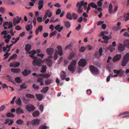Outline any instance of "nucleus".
<instances>
[{"mask_svg":"<svg viewBox=\"0 0 129 129\" xmlns=\"http://www.w3.org/2000/svg\"><path fill=\"white\" fill-rule=\"evenodd\" d=\"M29 56L31 57H32L33 59V61L32 62L33 65L35 66H38L40 67L41 66L42 63L44 62L41 58L37 59L38 58L37 57H35L34 55L31 54L29 55Z\"/></svg>","mask_w":129,"mask_h":129,"instance_id":"f257e3e1","label":"nucleus"},{"mask_svg":"<svg viewBox=\"0 0 129 129\" xmlns=\"http://www.w3.org/2000/svg\"><path fill=\"white\" fill-rule=\"evenodd\" d=\"M76 61V60H72L68 67V70L73 73H74L75 71Z\"/></svg>","mask_w":129,"mask_h":129,"instance_id":"f03ea898","label":"nucleus"},{"mask_svg":"<svg viewBox=\"0 0 129 129\" xmlns=\"http://www.w3.org/2000/svg\"><path fill=\"white\" fill-rule=\"evenodd\" d=\"M89 68L92 74L93 75H98L100 73L98 68L92 65H90Z\"/></svg>","mask_w":129,"mask_h":129,"instance_id":"7ed1b4c3","label":"nucleus"},{"mask_svg":"<svg viewBox=\"0 0 129 129\" xmlns=\"http://www.w3.org/2000/svg\"><path fill=\"white\" fill-rule=\"evenodd\" d=\"M129 61V53H127L123 57L122 62V66H124Z\"/></svg>","mask_w":129,"mask_h":129,"instance_id":"20e7f679","label":"nucleus"},{"mask_svg":"<svg viewBox=\"0 0 129 129\" xmlns=\"http://www.w3.org/2000/svg\"><path fill=\"white\" fill-rule=\"evenodd\" d=\"M40 121V120L38 119H33L30 122V124L33 125L37 126L39 124Z\"/></svg>","mask_w":129,"mask_h":129,"instance_id":"39448f33","label":"nucleus"},{"mask_svg":"<svg viewBox=\"0 0 129 129\" xmlns=\"http://www.w3.org/2000/svg\"><path fill=\"white\" fill-rule=\"evenodd\" d=\"M25 108L28 112H32L34 111L35 109V107L33 105L30 104L26 105Z\"/></svg>","mask_w":129,"mask_h":129,"instance_id":"423d86ee","label":"nucleus"},{"mask_svg":"<svg viewBox=\"0 0 129 129\" xmlns=\"http://www.w3.org/2000/svg\"><path fill=\"white\" fill-rule=\"evenodd\" d=\"M86 61L84 59L81 58L79 61L78 65L80 67H84L86 64Z\"/></svg>","mask_w":129,"mask_h":129,"instance_id":"0eeeda50","label":"nucleus"},{"mask_svg":"<svg viewBox=\"0 0 129 129\" xmlns=\"http://www.w3.org/2000/svg\"><path fill=\"white\" fill-rule=\"evenodd\" d=\"M118 49L120 52L123 51L125 49V46L121 43L118 44Z\"/></svg>","mask_w":129,"mask_h":129,"instance_id":"6e6552de","label":"nucleus"},{"mask_svg":"<svg viewBox=\"0 0 129 129\" xmlns=\"http://www.w3.org/2000/svg\"><path fill=\"white\" fill-rule=\"evenodd\" d=\"M87 2H84L83 1L77 2L76 6L78 8H81L83 5H87Z\"/></svg>","mask_w":129,"mask_h":129,"instance_id":"1a4fd4ad","label":"nucleus"},{"mask_svg":"<svg viewBox=\"0 0 129 129\" xmlns=\"http://www.w3.org/2000/svg\"><path fill=\"white\" fill-rule=\"evenodd\" d=\"M121 54H116L115 55L113 58V61L114 62L119 60L121 57Z\"/></svg>","mask_w":129,"mask_h":129,"instance_id":"9d476101","label":"nucleus"},{"mask_svg":"<svg viewBox=\"0 0 129 129\" xmlns=\"http://www.w3.org/2000/svg\"><path fill=\"white\" fill-rule=\"evenodd\" d=\"M50 75L49 74H38V76L40 77L43 78H48L50 77Z\"/></svg>","mask_w":129,"mask_h":129,"instance_id":"9b49d317","label":"nucleus"},{"mask_svg":"<svg viewBox=\"0 0 129 129\" xmlns=\"http://www.w3.org/2000/svg\"><path fill=\"white\" fill-rule=\"evenodd\" d=\"M31 73V71L30 70L27 69H25L24 71L22 73V74L24 76H26Z\"/></svg>","mask_w":129,"mask_h":129,"instance_id":"f8f14e48","label":"nucleus"},{"mask_svg":"<svg viewBox=\"0 0 129 129\" xmlns=\"http://www.w3.org/2000/svg\"><path fill=\"white\" fill-rule=\"evenodd\" d=\"M57 48L58 49V51L56 53L60 56H61L63 55V53L61 47L60 46H58L57 47Z\"/></svg>","mask_w":129,"mask_h":129,"instance_id":"ddd939ff","label":"nucleus"},{"mask_svg":"<svg viewBox=\"0 0 129 129\" xmlns=\"http://www.w3.org/2000/svg\"><path fill=\"white\" fill-rule=\"evenodd\" d=\"M44 1L43 0H40L38 3V9L39 10H41L43 6Z\"/></svg>","mask_w":129,"mask_h":129,"instance_id":"4468645a","label":"nucleus"},{"mask_svg":"<svg viewBox=\"0 0 129 129\" xmlns=\"http://www.w3.org/2000/svg\"><path fill=\"white\" fill-rule=\"evenodd\" d=\"M44 61L47 62V64L49 67H50L52 65V62L51 60L46 58L44 60Z\"/></svg>","mask_w":129,"mask_h":129,"instance_id":"2eb2a0df","label":"nucleus"},{"mask_svg":"<svg viewBox=\"0 0 129 129\" xmlns=\"http://www.w3.org/2000/svg\"><path fill=\"white\" fill-rule=\"evenodd\" d=\"M66 77V75L65 72L62 71L60 74V77L61 79L62 80H64Z\"/></svg>","mask_w":129,"mask_h":129,"instance_id":"dca6fc26","label":"nucleus"},{"mask_svg":"<svg viewBox=\"0 0 129 129\" xmlns=\"http://www.w3.org/2000/svg\"><path fill=\"white\" fill-rule=\"evenodd\" d=\"M46 51L48 54L50 55L52 54L54 51L53 49L51 48L47 49Z\"/></svg>","mask_w":129,"mask_h":129,"instance_id":"f3484780","label":"nucleus"},{"mask_svg":"<svg viewBox=\"0 0 129 129\" xmlns=\"http://www.w3.org/2000/svg\"><path fill=\"white\" fill-rule=\"evenodd\" d=\"M31 48V46L30 44H28L25 45V50L27 52H29Z\"/></svg>","mask_w":129,"mask_h":129,"instance_id":"a211bd4d","label":"nucleus"},{"mask_svg":"<svg viewBox=\"0 0 129 129\" xmlns=\"http://www.w3.org/2000/svg\"><path fill=\"white\" fill-rule=\"evenodd\" d=\"M15 103L19 106H21L22 105V102L20 98L16 100Z\"/></svg>","mask_w":129,"mask_h":129,"instance_id":"6ab92c4d","label":"nucleus"},{"mask_svg":"<svg viewBox=\"0 0 129 129\" xmlns=\"http://www.w3.org/2000/svg\"><path fill=\"white\" fill-rule=\"evenodd\" d=\"M18 16L16 17V18H14L13 20V21L14 22L17 23H19L21 19V17L19 18Z\"/></svg>","mask_w":129,"mask_h":129,"instance_id":"aec40b11","label":"nucleus"},{"mask_svg":"<svg viewBox=\"0 0 129 129\" xmlns=\"http://www.w3.org/2000/svg\"><path fill=\"white\" fill-rule=\"evenodd\" d=\"M35 96L37 99L39 101L41 100L43 98V95L42 94H35Z\"/></svg>","mask_w":129,"mask_h":129,"instance_id":"412c9836","label":"nucleus"},{"mask_svg":"<svg viewBox=\"0 0 129 129\" xmlns=\"http://www.w3.org/2000/svg\"><path fill=\"white\" fill-rule=\"evenodd\" d=\"M20 69H18L12 68L11 69L12 72L15 73H19L20 72Z\"/></svg>","mask_w":129,"mask_h":129,"instance_id":"4be33fe9","label":"nucleus"},{"mask_svg":"<svg viewBox=\"0 0 129 129\" xmlns=\"http://www.w3.org/2000/svg\"><path fill=\"white\" fill-rule=\"evenodd\" d=\"M32 114L34 117H37L40 115V112L39 111L36 110L33 112Z\"/></svg>","mask_w":129,"mask_h":129,"instance_id":"5701e85b","label":"nucleus"},{"mask_svg":"<svg viewBox=\"0 0 129 129\" xmlns=\"http://www.w3.org/2000/svg\"><path fill=\"white\" fill-rule=\"evenodd\" d=\"M16 112L17 114L23 113H24L23 110L20 108H18L16 109Z\"/></svg>","mask_w":129,"mask_h":129,"instance_id":"b1692460","label":"nucleus"},{"mask_svg":"<svg viewBox=\"0 0 129 129\" xmlns=\"http://www.w3.org/2000/svg\"><path fill=\"white\" fill-rule=\"evenodd\" d=\"M123 44L125 46H126L129 48V39L125 40L123 42Z\"/></svg>","mask_w":129,"mask_h":129,"instance_id":"393cba45","label":"nucleus"},{"mask_svg":"<svg viewBox=\"0 0 129 129\" xmlns=\"http://www.w3.org/2000/svg\"><path fill=\"white\" fill-rule=\"evenodd\" d=\"M52 82V81L50 79H47L45 80V84L46 85H48L50 84Z\"/></svg>","mask_w":129,"mask_h":129,"instance_id":"a878e982","label":"nucleus"},{"mask_svg":"<svg viewBox=\"0 0 129 129\" xmlns=\"http://www.w3.org/2000/svg\"><path fill=\"white\" fill-rule=\"evenodd\" d=\"M75 54V52H72L70 54L69 56L68 57V59L69 60L71 59L73 57Z\"/></svg>","mask_w":129,"mask_h":129,"instance_id":"bb28decb","label":"nucleus"},{"mask_svg":"<svg viewBox=\"0 0 129 129\" xmlns=\"http://www.w3.org/2000/svg\"><path fill=\"white\" fill-rule=\"evenodd\" d=\"M48 89L49 87L48 86L44 87L41 90V91L44 93H46L48 91Z\"/></svg>","mask_w":129,"mask_h":129,"instance_id":"cd10ccee","label":"nucleus"},{"mask_svg":"<svg viewBox=\"0 0 129 129\" xmlns=\"http://www.w3.org/2000/svg\"><path fill=\"white\" fill-rule=\"evenodd\" d=\"M121 29V27L120 26H113L112 28V29L114 31H117L118 30H119Z\"/></svg>","mask_w":129,"mask_h":129,"instance_id":"c85d7f7f","label":"nucleus"},{"mask_svg":"<svg viewBox=\"0 0 129 129\" xmlns=\"http://www.w3.org/2000/svg\"><path fill=\"white\" fill-rule=\"evenodd\" d=\"M113 11L112 6L111 3H110L109 7L108 12L109 13H111Z\"/></svg>","mask_w":129,"mask_h":129,"instance_id":"c756f323","label":"nucleus"},{"mask_svg":"<svg viewBox=\"0 0 129 129\" xmlns=\"http://www.w3.org/2000/svg\"><path fill=\"white\" fill-rule=\"evenodd\" d=\"M108 49L111 52H112L113 51V50H115V48L111 45L108 47Z\"/></svg>","mask_w":129,"mask_h":129,"instance_id":"7c9ffc66","label":"nucleus"},{"mask_svg":"<svg viewBox=\"0 0 129 129\" xmlns=\"http://www.w3.org/2000/svg\"><path fill=\"white\" fill-rule=\"evenodd\" d=\"M42 70L40 71L41 72L43 73H45L46 71V66L45 65H42Z\"/></svg>","mask_w":129,"mask_h":129,"instance_id":"2f4dec72","label":"nucleus"},{"mask_svg":"<svg viewBox=\"0 0 129 129\" xmlns=\"http://www.w3.org/2000/svg\"><path fill=\"white\" fill-rule=\"evenodd\" d=\"M65 27L66 28H69L70 27L71 25L69 22L68 21H64Z\"/></svg>","mask_w":129,"mask_h":129,"instance_id":"473e14b6","label":"nucleus"},{"mask_svg":"<svg viewBox=\"0 0 129 129\" xmlns=\"http://www.w3.org/2000/svg\"><path fill=\"white\" fill-rule=\"evenodd\" d=\"M25 96L28 98H35L34 95L30 94H27L25 95Z\"/></svg>","mask_w":129,"mask_h":129,"instance_id":"72a5a7b5","label":"nucleus"},{"mask_svg":"<svg viewBox=\"0 0 129 129\" xmlns=\"http://www.w3.org/2000/svg\"><path fill=\"white\" fill-rule=\"evenodd\" d=\"M90 6L92 8H95L96 9L97 6L95 4V3L94 2H92L89 4Z\"/></svg>","mask_w":129,"mask_h":129,"instance_id":"f704fd0d","label":"nucleus"},{"mask_svg":"<svg viewBox=\"0 0 129 129\" xmlns=\"http://www.w3.org/2000/svg\"><path fill=\"white\" fill-rule=\"evenodd\" d=\"M66 18L69 19L71 20L72 18L71 14L70 13H68L66 15Z\"/></svg>","mask_w":129,"mask_h":129,"instance_id":"c9c22d12","label":"nucleus"},{"mask_svg":"<svg viewBox=\"0 0 129 129\" xmlns=\"http://www.w3.org/2000/svg\"><path fill=\"white\" fill-rule=\"evenodd\" d=\"M15 80L16 82L20 83L22 82V80L19 77H17L15 78Z\"/></svg>","mask_w":129,"mask_h":129,"instance_id":"e433bc0d","label":"nucleus"},{"mask_svg":"<svg viewBox=\"0 0 129 129\" xmlns=\"http://www.w3.org/2000/svg\"><path fill=\"white\" fill-rule=\"evenodd\" d=\"M6 115L8 117H14L15 116V115L11 113H8L6 114Z\"/></svg>","mask_w":129,"mask_h":129,"instance_id":"4c0bfd02","label":"nucleus"},{"mask_svg":"<svg viewBox=\"0 0 129 129\" xmlns=\"http://www.w3.org/2000/svg\"><path fill=\"white\" fill-rule=\"evenodd\" d=\"M16 123L18 124L21 125L23 123V121L21 119H19L17 120Z\"/></svg>","mask_w":129,"mask_h":129,"instance_id":"58836bf2","label":"nucleus"},{"mask_svg":"<svg viewBox=\"0 0 129 129\" xmlns=\"http://www.w3.org/2000/svg\"><path fill=\"white\" fill-rule=\"evenodd\" d=\"M49 128V127L45 125H42L41 126L39 127V129H47Z\"/></svg>","mask_w":129,"mask_h":129,"instance_id":"ea45409f","label":"nucleus"},{"mask_svg":"<svg viewBox=\"0 0 129 129\" xmlns=\"http://www.w3.org/2000/svg\"><path fill=\"white\" fill-rule=\"evenodd\" d=\"M27 87V86L25 84H23L20 86V88L21 89H26Z\"/></svg>","mask_w":129,"mask_h":129,"instance_id":"a19ab883","label":"nucleus"},{"mask_svg":"<svg viewBox=\"0 0 129 129\" xmlns=\"http://www.w3.org/2000/svg\"><path fill=\"white\" fill-rule=\"evenodd\" d=\"M103 1V0H100L98 2L97 4L98 6L101 7L103 3L102 1Z\"/></svg>","mask_w":129,"mask_h":129,"instance_id":"79ce46f5","label":"nucleus"},{"mask_svg":"<svg viewBox=\"0 0 129 129\" xmlns=\"http://www.w3.org/2000/svg\"><path fill=\"white\" fill-rule=\"evenodd\" d=\"M124 73V72L122 70H118V73L119 76H120L123 75V74Z\"/></svg>","mask_w":129,"mask_h":129,"instance_id":"37998d69","label":"nucleus"},{"mask_svg":"<svg viewBox=\"0 0 129 129\" xmlns=\"http://www.w3.org/2000/svg\"><path fill=\"white\" fill-rule=\"evenodd\" d=\"M103 36V39H105L106 40H108L109 39H111V37H110L109 38L108 36H106L105 35H104ZM110 36H111L110 35Z\"/></svg>","mask_w":129,"mask_h":129,"instance_id":"c03bdc74","label":"nucleus"},{"mask_svg":"<svg viewBox=\"0 0 129 129\" xmlns=\"http://www.w3.org/2000/svg\"><path fill=\"white\" fill-rule=\"evenodd\" d=\"M17 56V55L16 54H14L12 56H11L10 58H9V59H10V60H11L13 59L14 58H16Z\"/></svg>","mask_w":129,"mask_h":129,"instance_id":"a18cd8bd","label":"nucleus"},{"mask_svg":"<svg viewBox=\"0 0 129 129\" xmlns=\"http://www.w3.org/2000/svg\"><path fill=\"white\" fill-rule=\"evenodd\" d=\"M57 51L56 50L55 51V52L54 53V58L55 60H56L58 58L57 53H56Z\"/></svg>","mask_w":129,"mask_h":129,"instance_id":"49530a36","label":"nucleus"},{"mask_svg":"<svg viewBox=\"0 0 129 129\" xmlns=\"http://www.w3.org/2000/svg\"><path fill=\"white\" fill-rule=\"evenodd\" d=\"M82 8H78L77 10V11L78 13L79 14H81L82 12Z\"/></svg>","mask_w":129,"mask_h":129,"instance_id":"de8ad7c7","label":"nucleus"},{"mask_svg":"<svg viewBox=\"0 0 129 129\" xmlns=\"http://www.w3.org/2000/svg\"><path fill=\"white\" fill-rule=\"evenodd\" d=\"M33 87L35 90H38L39 89V87L37 86H36L35 84L33 85Z\"/></svg>","mask_w":129,"mask_h":129,"instance_id":"09e8293b","label":"nucleus"},{"mask_svg":"<svg viewBox=\"0 0 129 129\" xmlns=\"http://www.w3.org/2000/svg\"><path fill=\"white\" fill-rule=\"evenodd\" d=\"M2 87L3 88H8L9 86H8L6 84H3L2 85Z\"/></svg>","mask_w":129,"mask_h":129,"instance_id":"8fccbe9b","label":"nucleus"},{"mask_svg":"<svg viewBox=\"0 0 129 129\" xmlns=\"http://www.w3.org/2000/svg\"><path fill=\"white\" fill-rule=\"evenodd\" d=\"M21 27L19 25L16 26L15 27V29L18 30H21Z\"/></svg>","mask_w":129,"mask_h":129,"instance_id":"3c124183","label":"nucleus"},{"mask_svg":"<svg viewBox=\"0 0 129 129\" xmlns=\"http://www.w3.org/2000/svg\"><path fill=\"white\" fill-rule=\"evenodd\" d=\"M4 38L5 39H6V38H7V39H11V37L10 35H8L7 36L6 35L4 36Z\"/></svg>","mask_w":129,"mask_h":129,"instance_id":"603ef678","label":"nucleus"},{"mask_svg":"<svg viewBox=\"0 0 129 129\" xmlns=\"http://www.w3.org/2000/svg\"><path fill=\"white\" fill-rule=\"evenodd\" d=\"M13 27V24L12 22H9V23H8V28H10Z\"/></svg>","mask_w":129,"mask_h":129,"instance_id":"864d4df0","label":"nucleus"},{"mask_svg":"<svg viewBox=\"0 0 129 129\" xmlns=\"http://www.w3.org/2000/svg\"><path fill=\"white\" fill-rule=\"evenodd\" d=\"M7 78L8 80L11 82H12V78L10 76L8 75L7 76Z\"/></svg>","mask_w":129,"mask_h":129,"instance_id":"5fc2aeb1","label":"nucleus"},{"mask_svg":"<svg viewBox=\"0 0 129 129\" xmlns=\"http://www.w3.org/2000/svg\"><path fill=\"white\" fill-rule=\"evenodd\" d=\"M102 52H103L102 48V47H101L99 49V54L100 56H102Z\"/></svg>","mask_w":129,"mask_h":129,"instance_id":"6e6d98bb","label":"nucleus"},{"mask_svg":"<svg viewBox=\"0 0 129 129\" xmlns=\"http://www.w3.org/2000/svg\"><path fill=\"white\" fill-rule=\"evenodd\" d=\"M72 17L74 19H76L77 18V14L74 13L72 14Z\"/></svg>","mask_w":129,"mask_h":129,"instance_id":"4d7b16f0","label":"nucleus"},{"mask_svg":"<svg viewBox=\"0 0 129 129\" xmlns=\"http://www.w3.org/2000/svg\"><path fill=\"white\" fill-rule=\"evenodd\" d=\"M104 23V22L103 21H99L97 22V25H100Z\"/></svg>","mask_w":129,"mask_h":129,"instance_id":"13d9d810","label":"nucleus"},{"mask_svg":"<svg viewBox=\"0 0 129 129\" xmlns=\"http://www.w3.org/2000/svg\"><path fill=\"white\" fill-rule=\"evenodd\" d=\"M5 108V106L4 105H2L0 108V111H3Z\"/></svg>","mask_w":129,"mask_h":129,"instance_id":"bf43d9fd","label":"nucleus"},{"mask_svg":"<svg viewBox=\"0 0 129 129\" xmlns=\"http://www.w3.org/2000/svg\"><path fill=\"white\" fill-rule=\"evenodd\" d=\"M108 33L107 31H102L101 33V34L102 36H103L105 34H107Z\"/></svg>","mask_w":129,"mask_h":129,"instance_id":"052dcab7","label":"nucleus"},{"mask_svg":"<svg viewBox=\"0 0 129 129\" xmlns=\"http://www.w3.org/2000/svg\"><path fill=\"white\" fill-rule=\"evenodd\" d=\"M28 53L30 54H32L34 55L36 53V51L35 50H33V51H29L28 52Z\"/></svg>","mask_w":129,"mask_h":129,"instance_id":"680f3d73","label":"nucleus"},{"mask_svg":"<svg viewBox=\"0 0 129 129\" xmlns=\"http://www.w3.org/2000/svg\"><path fill=\"white\" fill-rule=\"evenodd\" d=\"M37 21L39 22H41L42 21V17H38L37 18Z\"/></svg>","mask_w":129,"mask_h":129,"instance_id":"e2e57ef3","label":"nucleus"},{"mask_svg":"<svg viewBox=\"0 0 129 129\" xmlns=\"http://www.w3.org/2000/svg\"><path fill=\"white\" fill-rule=\"evenodd\" d=\"M0 11L1 13H4L5 11V9L3 7H1L0 9Z\"/></svg>","mask_w":129,"mask_h":129,"instance_id":"0e129e2a","label":"nucleus"},{"mask_svg":"<svg viewBox=\"0 0 129 129\" xmlns=\"http://www.w3.org/2000/svg\"><path fill=\"white\" fill-rule=\"evenodd\" d=\"M56 32L55 31H53V32L50 33V38L52 36L55 35L56 34Z\"/></svg>","mask_w":129,"mask_h":129,"instance_id":"69168bd1","label":"nucleus"},{"mask_svg":"<svg viewBox=\"0 0 129 129\" xmlns=\"http://www.w3.org/2000/svg\"><path fill=\"white\" fill-rule=\"evenodd\" d=\"M82 17H80L78 19L77 21L79 22L80 23L82 21Z\"/></svg>","mask_w":129,"mask_h":129,"instance_id":"338daca9","label":"nucleus"},{"mask_svg":"<svg viewBox=\"0 0 129 129\" xmlns=\"http://www.w3.org/2000/svg\"><path fill=\"white\" fill-rule=\"evenodd\" d=\"M85 50V47H82L81 48L80 50V51L81 52H83Z\"/></svg>","mask_w":129,"mask_h":129,"instance_id":"774afa93","label":"nucleus"}]
</instances>
